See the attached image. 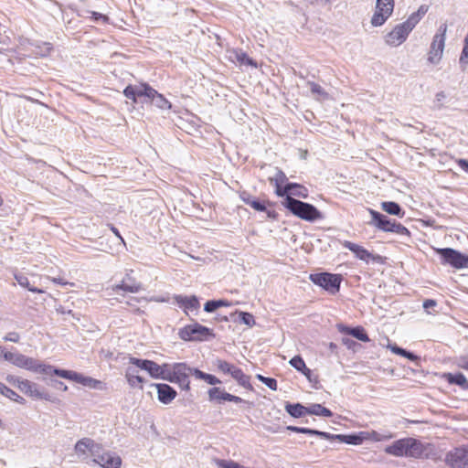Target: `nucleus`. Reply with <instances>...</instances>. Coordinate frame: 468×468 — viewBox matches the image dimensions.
Instances as JSON below:
<instances>
[{
	"label": "nucleus",
	"mask_w": 468,
	"mask_h": 468,
	"mask_svg": "<svg viewBox=\"0 0 468 468\" xmlns=\"http://www.w3.org/2000/svg\"><path fill=\"white\" fill-rule=\"evenodd\" d=\"M216 365H217V367L218 368V370H220L221 372H223L225 374H229L231 377H232V372H234V370L237 369V367H235L232 364H229V362L224 361V360H218Z\"/></svg>",
	"instance_id": "43"
},
{
	"label": "nucleus",
	"mask_w": 468,
	"mask_h": 468,
	"mask_svg": "<svg viewBox=\"0 0 468 468\" xmlns=\"http://www.w3.org/2000/svg\"><path fill=\"white\" fill-rule=\"evenodd\" d=\"M74 451L80 460L87 463L90 457L94 459L101 452V446L90 438H82L76 442Z\"/></svg>",
	"instance_id": "10"
},
{
	"label": "nucleus",
	"mask_w": 468,
	"mask_h": 468,
	"mask_svg": "<svg viewBox=\"0 0 468 468\" xmlns=\"http://www.w3.org/2000/svg\"><path fill=\"white\" fill-rule=\"evenodd\" d=\"M388 348H389L392 353L407 357L410 361H417L419 359V357L413 353L409 352L396 345L389 344L388 345Z\"/></svg>",
	"instance_id": "40"
},
{
	"label": "nucleus",
	"mask_w": 468,
	"mask_h": 468,
	"mask_svg": "<svg viewBox=\"0 0 468 468\" xmlns=\"http://www.w3.org/2000/svg\"><path fill=\"white\" fill-rule=\"evenodd\" d=\"M157 389V396L160 402L163 404L171 403L174 399L176 397V391L170 387L168 384L165 383H156L152 384Z\"/></svg>",
	"instance_id": "21"
},
{
	"label": "nucleus",
	"mask_w": 468,
	"mask_h": 468,
	"mask_svg": "<svg viewBox=\"0 0 468 468\" xmlns=\"http://www.w3.org/2000/svg\"><path fill=\"white\" fill-rule=\"evenodd\" d=\"M287 429L289 431L299 432V433H305V434H314L316 435L322 439H329L331 437V434L325 431H320L317 430L308 429V428H303V427H296V426H288Z\"/></svg>",
	"instance_id": "33"
},
{
	"label": "nucleus",
	"mask_w": 468,
	"mask_h": 468,
	"mask_svg": "<svg viewBox=\"0 0 468 468\" xmlns=\"http://www.w3.org/2000/svg\"><path fill=\"white\" fill-rule=\"evenodd\" d=\"M175 300L178 306L183 309L187 316L197 315L200 309L198 298L196 295L183 296L176 295Z\"/></svg>",
	"instance_id": "19"
},
{
	"label": "nucleus",
	"mask_w": 468,
	"mask_h": 468,
	"mask_svg": "<svg viewBox=\"0 0 468 468\" xmlns=\"http://www.w3.org/2000/svg\"><path fill=\"white\" fill-rule=\"evenodd\" d=\"M436 305H437L436 301H435V300H432V299H427V300H425V301L423 302V304H422V306H423L424 310H425L427 313H429V314H431L430 309H431V308H432V307H435Z\"/></svg>",
	"instance_id": "57"
},
{
	"label": "nucleus",
	"mask_w": 468,
	"mask_h": 468,
	"mask_svg": "<svg viewBox=\"0 0 468 468\" xmlns=\"http://www.w3.org/2000/svg\"><path fill=\"white\" fill-rule=\"evenodd\" d=\"M331 441H338L339 442H344L352 445H359L361 444V440L356 434H331V437L328 439Z\"/></svg>",
	"instance_id": "29"
},
{
	"label": "nucleus",
	"mask_w": 468,
	"mask_h": 468,
	"mask_svg": "<svg viewBox=\"0 0 468 468\" xmlns=\"http://www.w3.org/2000/svg\"><path fill=\"white\" fill-rule=\"evenodd\" d=\"M150 361L151 360L139 359V358H135V357H131L130 358V363L131 364L135 365L136 367H138L139 368L144 369V370H146Z\"/></svg>",
	"instance_id": "49"
},
{
	"label": "nucleus",
	"mask_w": 468,
	"mask_h": 468,
	"mask_svg": "<svg viewBox=\"0 0 468 468\" xmlns=\"http://www.w3.org/2000/svg\"><path fill=\"white\" fill-rule=\"evenodd\" d=\"M232 378L243 388L252 389V386L250 382V377L245 375L240 368L237 367V369L232 372Z\"/></svg>",
	"instance_id": "36"
},
{
	"label": "nucleus",
	"mask_w": 468,
	"mask_h": 468,
	"mask_svg": "<svg viewBox=\"0 0 468 468\" xmlns=\"http://www.w3.org/2000/svg\"><path fill=\"white\" fill-rule=\"evenodd\" d=\"M149 100L154 103V106L161 110H170L172 107L171 102L157 90L155 94H153L151 97H149Z\"/></svg>",
	"instance_id": "32"
},
{
	"label": "nucleus",
	"mask_w": 468,
	"mask_h": 468,
	"mask_svg": "<svg viewBox=\"0 0 468 468\" xmlns=\"http://www.w3.org/2000/svg\"><path fill=\"white\" fill-rule=\"evenodd\" d=\"M16 355H17V353L8 352V351H5L3 348L2 358H4L5 360L12 363L13 365H14V361H15V359L16 357Z\"/></svg>",
	"instance_id": "54"
},
{
	"label": "nucleus",
	"mask_w": 468,
	"mask_h": 468,
	"mask_svg": "<svg viewBox=\"0 0 468 468\" xmlns=\"http://www.w3.org/2000/svg\"><path fill=\"white\" fill-rule=\"evenodd\" d=\"M173 372L171 376L167 378V381L178 384L183 389L188 390L189 387V375L194 376V369L189 367L185 363H176L172 365Z\"/></svg>",
	"instance_id": "11"
},
{
	"label": "nucleus",
	"mask_w": 468,
	"mask_h": 468,
	"mask_svg": "<svg viewBox=\"0 0 468 468\" xmlns=\"http://www.w3.org/2000/svg\"><path fill=\"white\" fill-rule=\"evenodd\" d=\"M125 378L132 388H143L144 379L137 374L135 369L128 367L125 373Z\"/></svg>",
	"instance_id": "28"
},
{
	"label": "nucleus",
	"mask_w": 468,
	"mask_h": 468,
	"mask_svg": "<svg viewBox=\"0 0 468 468\" xmlns=\"http://www.w3.org/2000/svg\"><path fill=\"white\" fill-rule=\"evenodd\" d=\"M19 335L16 332H11L8 333L6 335L4 336L5 341H10L14 343H17L19 341Z\"/></svg>",
	"instance_id": "56"
},
{
	"label": "nucleus",
	"mask_w": 468,
	"mask_h": 468,
	"mask_svg": "<svg viewBox=\"0 0 468 468\" xmlns=\"http://www.w3.org/2000/svg\"><path fill=\"white\" fill-rule=\"evenodd\" d=\"M5 380L9 384H11V385H13V386H15V387L19 388H20V382H23L24 379H22V378H20L18 377H16L14 375H7L6 378H5Z\"/></svg>",
	"instance_id": "50"
},
{
	"label": "nucleus",
	"mask_w": 468,
	"mask_h": 468,
	"mask_svg": "<svg viewBox=\"0 0 468 468\" xmlns=\"http://www.w3.org/2000/svg\"><path fill=\"white\" fill-rule=\"evenodd\" d=\"M459 63L462 70H465L466 66L468 65V47L463 46L459 58Z\"/></svg>",
	"instance_id": "48"
},
{
	"label": "nucleus",
	"mask_w": 468,
	"mask_h": 468,
	"mask_svg": "<svg viewBox=\"0 0 468 468\" xmlns=\"http://www.w3.org/2000/svg\"><path fill=\"white\" fill-rule=\"evenodd\" d=\"M0 394H2L3 396H5L12 400L16 392L14 390H12L11 388H7L5 385H4L0 390Z\"/></svg>",
	"instance_id": "55"
},
{
	"label": "nucleus",
	"mask_w": 468,
	"mask_h": 468,
	"mask_svg": "<svg viewBox=\"0 0 468 468\" xmlns=\"http://www.w3.org/2000/svg\"><path fill=\"white\" fill-rule=\"evenodd\" d=\"M429 6L421 5L416 12H413L403 24L411 32L413 28L419 24L422 17L427 14Z\"/></svg>",
	"instance_id": "23"
},
{
	"label": "nucleus",
	"mask_w": 468,
	"mask_h": 468,
	"mask_svg": "<svg viewBox=\"0 0 468 468\" xmlns=\"http://www.w3.org/2000/svg\"><path fill=\"white\" fill-rule=\"evenodd\" d=\"M270 181L275 186V194L281 197L289 196H296L306 198L308 196L307 189L300 184L288 182V178L283 171L276 168L274 177H271Z\"/></svg>",
	"instance_id": "3"
},
{
	"label": "nucleus",
	"mask_w": 468,
	"mask_h": 468,
	"mask_svg": "<svg viewBox=\"0 0 468 468\" xmlns=\"http://www.w3.org/2000/svg\"><path fill=\"white\" fill-rule=\"evenodd\" d=\"M127 281H132V276L126 274L121 283L115 285L112 290L118 293L120 290L129 292H138L142 289V284L136 281H133V284L127 285Z\"/></svg>",
	"instance_id": "25"
},
{
	"label": "nucleus",
	"mask_w": 468,
	"mask_h": 468,
	"mask_svg": "<svg viewBox=\"0 0 468 468\" xmlns=\"http://www.w3.org/2000/svg\"><path fill=\"white\" fill-rule=\"evenodd\" d=\"M392 437H393V435L391 433L381 434L375 431H369V440L374 441H388V440L391 439Z\"/></svg>",
	"instance_id": "47"
},
{
	"label": "nucleus",
	"mask_w": 468,
	"mask_h": 468,
	"mask_svg": "<svg viewBox=\"0 0 468 468\" xmlns=\"http://www.w3.org/2000/svg\"><path fill=\"white\" fill-rule=\"evenodd\" d=\"M68 372H69V370H65V369H57V368H53V367H52L51 372H50L48 375H50V374H52V373H53V374H55V375H57V376H58V377H60V378H66V379H67V378H68Z\"/></svg>",
	"instance_id": "59"
},
{
	"label": "nucleus",
	"mask_w": 468,
	"mask_h": 468,
	"mask_svg": "<svg viewBox=\"0 0 468 468\" xmlns=\"http://www.w3.org/2000/svg\"><path fill=\"white\" fill-rule=\"evenodd\" d=\"M458 165L462 170L468 174V160L466 159H459Z\"/></svg>",
	"instance_id": "63"
},
{
	"label": "nucleus",
	"mask_w": 468,
	"mask_h": 468,
	"mask_svg": "<svg viewBox=\"0 0 468 468\" xmlns=\"http://www.w3.org/2000/svg\"><path fill=\"white\" fill-rule=\"evenodd\" d=\"M14 365L21 368L43 374H49L52 369L51 366L37 364V360L20 353H17Z\"/></svg>",
	"instance_id": "15"
},
{
	"label": "nucleus",
	"mask_w": 468,
	"mask_h": 468,
	"mask_svg": "<svg viewBox=\"0 0 468 468\" xmlns=\"http://www.w3.org/2000/svg\"><path fill=\"white\" fill-rule=\"evenodd\" d=\"M445 97H446V95H445L444 91H440L436 94V101L435 102H436V107L438 109H441V102L442 100L445 99Z\"/></svg>",
	"instance_id": "61"
},
{
	"label": "nucleus",
	"mask_w": 468,
	"mask_h": 468,
	"mask_svg": "<svg viewBox=\"0 0 468 468\" xmlns=\"http://www.w3.org/2000/svg\"><path fill=\"white\" fill-rule=\"evenodd\" d=\"M235 58L241 65L251 66L253 68L258 67L257 62L242 50L235 51Z\"/></svg>",
	"instance_id": "39"
},
{
	"label": "nucleus",
	"mask_w": 468,
	"mask_h": 468,
	"mask_svg": "<svg viewBox=\"0 0 468 468\" xmlns=\"http://www.w3.org/2000/svg\"><path fill=\"white\" fill-rule=\"evenodd\" d=\"M282 205L292 215L303 220L314 222L324 218L323 213L314 205L296 199L292 196L285 197Z\"/></svg>",
	"instance_id": "2"
},
{
	"label": "nucleus",
	"mask_w": 468,
	"mask_h": 468,
	"mask_svg": "<svg viewBox=\"0 0 468 468\" xmlns=\"http://www.w3.org/2000/svg\"><path fill=\"white\" fill-rule=\"evenodd\" d=\"M309 279L314 284L323 288L332 294H335L340 290L343 277L338 273L323 271L310 274Z\"/></svg>",
	"instance_id": "5"
},
{
	"label": "nucleus",
	"mask_w": 468,
	"mask_h": 468,
	"mask_svg": "<svg viewBox=\"0 0 468 468\" xmlns=\"http://www.w3.org/2000/svg\"><path fill=\"white\" fill-rule=\"evenodd\" d=\"M381 208L388 214L397 216L399 218H403L405 215V211L401 207V206L394 201H384L380 204Z\"/></svg>",
	"instance_id": "27"
},
{
	"label": "nucleus",
	"mask_w": 468,
	"mask_h": 468,
	"mask_svg": "<svg viewBox=\"0 0 468 468\" xmlns=\"http://www.w3.org/2000/svg\"><path fill=\"white\" fill-rule=\"evenodd\" d=\"M441 263L449 265L455 269H464L468 267V254L463 253L452 248L438 249Z\"/></svg>",
	"instance_id": "6"
},
{
	"label": "nucleus",
	"mask_w": 468,
	"mask_h": 468,
	"mask_svg": "<svg viewBox=\"0 0 468 468\" xmlns=\"http://www.w3.org/2000/svg\"><path fill=\"white\" fill-rule=\"evenodd\" d=\"M444 378L450 384L458 385L464 389L468 388V380L466 379L464 375L462 373H457V374L446 373V374H444Z\"/></svg>",
	"instance_id": "30"
},
{
	"label": "nucleus",
	"mask_w": 468,
	"mask_h": 468,
	"mask_svg": "<svg viewBox=\"0 0 468 468\" xmlns=\"http://www.w3.org/2000/svg\"><path fill=\"white\" fill-rule=\"evenodd\" d=\"M233 303L226 299H212L206 302L204 311L207 313H214L221 307L229 309L232 307Z\"/></svg>",
	"instance_id": "26"
},
{
	"label": "nucleus",
	"mask_w": 468,
	"mask_h": 468,
	"mask_svg": "<svg viewBox=\"0 0 468 468\" xmlns=\"http://www.w3.org/2000/svg\"><path fill=\"white\" fill-rule=\"evenodd\" d=\"M19 389L26 395L35 399L46 400H49L50 399V396L48 395V392H46L44 389L39 388L37 384L31 382L27 379H24L23 382H20Z\"/></svg>",
	"instance_id": "20"
},
{
	"label": "nucleus",
	"mask_w": 468,
	"mask_h": 468,
	"mask_svg": "<svg viewBox=\"0 0 468 468\" xmlns=\"http://www.w3.org/2000/svg\"><path fill=\"white\" fill-rule=\"evenodd\" d=\"M307 84L310 87V90L313 94H316L324 98H326L328 96L327 92L319 84L314 81H308Z\"/></svg>",
	"instance_id": "46"
},
{
	"label": "nucleus",
	"mask_w": 468,
	"mask_h": 468,
	"mask_svg": "<svg viewBox=\"0 0 468 468\" xmlns=\"http://www.w3.org/2000/svg\"><path fill=\"white\" fill-rule=\"evenodd\" d=\"M410 31L403 23L398 24L385 36V42L391 47H398L406 41Z\"/></svg>",
	"instance_id": "18"
},
{
	"label": "nucleus",
	"mask_w": 468,
	"mask_h": 468,
	"mask_svg": "<svg viewBox=\"0 0 468 468\" xmlns=\"http://www.w3.org/2000/svg\"><path fill=\"white\" fill-rule=\"evenodd\" d=\"M457 365L459 367L468 371V360L465 357H460L458 359Z\"/></svg>",
	"instance_id": "62"
},
{
	"label": "nucleus",
	"mask_w": 468,
	"mask_h": 468,
	"mask_svg": "<svg viewBox=\"0 0 468 468\" xmlns=\"http://www.w3.org/2000/svg\"><path fill=\"white\" fill-rule=\"evenodd\" d=\"M61 313L63 314H66L68 316H65L63 317L62 319L63 320H69L70 317L73 318V319H76V320H80V315L79 314H75L73 313L71 310H68L67 312L64 310V308H61Z\"/></svg>",
	"instance_id": "58"
},
{
	"label": "nucleus",
	"mask_w": 468,
	"mask_h": 468,
	"mask_svg": "<svg viewBox=\"0 0 468 468\" xmlns=\"http://www.w3.org/2000/svg\"><path fill=\"white\" fill-rule=\"evenodd\" d=\"M80 373L69 370L67 379H69V380H72V381L78 383V381L80 380Z\"/></svg>",
	"instance_id": "60"
},
{
	"label": "nucleus",
	"mask_w": 468,
	"mask_h": 468,
	"mask_svg": "<svg viewBox=\"0 0 468 468\" xmlns=\"http://www.w3.org/2000/svg\"><path fill=\"white\" fill-rule=\"evenodd\" d=\"M194 377L197 379H202L209 385L220 384L221 381L213 375L205 373L197 368L194 369Z\"/></svg>",
	"instance_id": "37"
},
{
	"label": "nucleus",
	"mask_w": 468,
	"mask_h": 468,
	"mask_svg": "<svg viewBox=\"0 0 468 468\" xmlns=\"http://www.w3.org/2000/svg\"><path fill=\"white\" fill-rule=\"evenodd\" d=\"M445 463L452 468H468V448H455L449 452Z\"/></svg>",
	"instance_id": "16"
},
{
	"label": "nucleus",
	"mask_w": 468,
	"mask_h": 468,
	"mask_svg": "<svg viewBox=\"0 0 468 468\" xmlns=\"http://www.w3.org/2000/svg\"><path fill=\"white\" fill-rule=\"evenodd\" d=\"M264 212H266L267 217L269 218L277 219V218H278V213L275 210H273V209H268L266 207V210Z\"/></svg>",
	"instance_id": "64"
},
{
	"label": "nucleus",
	"mask_w": 468,
	"mask_h": 468,
	"mask_svg": "<svg viewBox=\"0 0 468 468\" xmlns=\"http://www.w3.org/2000/svg\"><path fill=\"white\" fill-rule=\"evenodd\" d=\"M342 245L344 248H346V249L349 250L351 252H353L355 254L356 258H357L358 260L363 261L367 263H368L369 261H372L374 263H378V264L385 263V260H386L385 257H383L379 254H373L359 244L351 242L349 240H344L342 242Z\"/></svg>",
	"instance_id": "12"
},
{
	"label": "nucleus",
	"mask_w": 468,
	"mask_h": 468,
	"mask_svg": "<svg viewBox=\"0 0 468 468\" xmlns=\"http://www.w3.org/2000/svg\"><path fill=\"white\" fill-rule=\"evenodd\" d=\"M286 411L294 418H300L307 414V407L300 403L287 404L285 406Z\"/></svg>",
	"instance_id": "34"
},
{
	"label": "nucleus",
	"mask_w": 468,
	"mask_h": 468,
	"mask_svg": "<svg viewBox=\"0 0 468 468\" xmlns=\"http://www.w3.org/2000/svg\"><path fill=\"white\" fill-rule=\"evenodd\" d=\"M395 6L394 0H376L375 12L371 17L373 27H380L391 16Z\"/></svg>",
	"instance_id": "9"
},
{
	"label": "nucleus",
	"mask_w": 468,
	"mask_h": 468,
	"mask_svg": "<svg viewBox=\"0 0 468 468\" xmlns=\"http://www.w3.org/2000/svg\"><path fill=\"white\" fill-rule=\"evenodd\" d=\"M79 384H81L84 387H88L90 388H101V382L90 377L84 376L80 374Z\"/></svg>",
	"instance_id": "41"
},
{
	"label": "nucleus",
	"mask_w": 468,
	"mask_h": 468,
	"mask_svg": "<svg viewBox=\"0 0 468 468\" xmlns=\"http://www.w3.org/2000/svg\"><path fill=\"white\" fill-rule=\"evenodd\" d=\"M257 379H259L261 382L265 384L271 390H277V381L275 378H267L261 374H258L256 376Z\"/></svg>",
	"instance_id": "45"
},
{
	"label": "nucleus",
	"mask_w": 468,
	"mask_h": 468,
	"mask_svg": "<svg viewBox=\"0 0 468 468\" xmlns=\"http://www.w3.org/2000/svg\"><path fill=\"white\" fill-rule=\"evenodd\" d=\"M307 414L324 417H331L333 415L330 410L322 406L321 404H312L311 406L307 407Z\"/></svg>",
	"instance_id": "35"
},
{
	"label": "nucleus",
	"mask_w": 468,
	"mask_h": 468,
	"mask_svg": "<svg viewBox=\"0 0 468 468\" xmlns=\"http://www.w3.org/2000/svg\"><path fill=\"white\" fill-rule=\"evenodd\" d=\"M207 393L209 400H217L218 402H221L222 400H224L222 399V394L226 393V391L220 389L219 388H212L208 390Z\"/></svg>",
	"instance_id": "44"
},
{
	"label": "nucleus",
	"mask_w": 468,
	"mask_h": 468,
	"mask_svg": "<svg viewBox=\"0 0 468 468\" xmlns=\"http://www.w3.org/2000/svg\"><path fill=\"white\" fill-rule=\"evenodd\" d=\"M90 14H91V18L96 22L101 20L102 22L106 23L109 20V17L106 15H103L101 13H99L96 11H91Z\"/></svg>",
	"instance_id": "52"
},
{
	"label": "nucleus",
	"mask_w": 468,
	"mask_h": 468,
	"mask_svg": "<svg viewBox=\"0 0 468 468\" xmlns=\"http://www.w3.org/2000/svg\"><path fill=\"white\" fill-rule=\"evenodd\" d=\"M15 279L21 287L27 289L29 292L37 293L44 292V290L31 285L29 279L23 273L15 274Z\"/></svg>",
	"instance_id": "31"
},
{
	"label": "nucleus",
	"mask_w": 468,
	"mask_h": 468,
	"mask_svg": "<svg viewBox=\"0 0 468 468\" xmlns=\"http://www.w3.org/2000/svg\"><path fill=\"white\" fill-rule=\"evenodd\" d=\"M222 399L224 400H227V401H231V402H235V403H240L243 401V399L238 396H234L232 394H229L228 392L222 394Z\"/></svg>",
	"instance_id": "53"
},
{
	"label": "nucleus",
	"mask_w": 468,
	"mask_h": 468,
	"mask_svg": "<svg viewBox=\"0 0 468 468\" xmlns=\"http://www.w3.org/2000/svg\"><path fill=\"white\" fill-rule=\"evenodd\" d=\"M160 367L164 373V378H162V379L167 380V378H169L171 376V372H173L172 366L169 364H163V365H160Z\"/></svg>",
	"instance_id": "51"
},
{
	"label": "nucleus",
	"mask_w": 468,
	"mask_h": 468,
	"mask_svg": "<svg viewBox=\"0 0 468 468\" xmlns=\"http://www.w3.org/2000/svg\"><path fill=\"white\" fill-rule=\"evenodd\" d=\"M290 365L293 367L297 371L302 372L305 376L311 373V370L306 367L303 359L300 356H295L290 360Z\"/></svg>",
	"instance_id": "38"
},
{
	"label": "nucleus",
	"mask_w": 468,
	"mask_h": 468,
	"mask_svg": "<svg viewBox=\"0 0 468 468\" xmlns=\"http://www.w3.org/2000/svg\"><path fill=\"white\" fill-rule=\"evenodd\" d=\"M338 330L342 333H346L347 335H352L353 337L363 341L368 342L369 338L362 326L350 327L344 324H337Z\"/></svg>",
	"instance_id": "22"
},
{
	"label": "nucleus",
	"mask_w": 468,
	"mask_h": 468,
	"mask_svg": "<svg viewBox=\"0 0 468 468\" xmlns=\"http://www.w3.org/2000/svg\"><path fill=\"white\" fill-rule=\"evenodd\" d=\"M446 33L447 25L444 23L439 27L432 38L428 58V60L432 64L438 63L441 58L445 47Z\"/></svg>",
	"instance_id": "8"
},
{
	"label": "nucleus",
	"mask_w": 468,
	"mask_h": 468,
	"mask_svg": "<svg viewBox=\"0 0 468 468\" xmlns=\"http://www.w3.org/2000/svg\"><path fill=\"white\" fill-rule=\"evenodd\" d=\"M385 452L396 457L437 460L439 452L432 443L423 442L412 437L395 441L385 448Z\"/></svg>",
	"instance_id": "1"
},
{
	"label": "nucleus",
	"mask_w": 468,
	"mask_h": 468,
	"mask_svg": "<svg viewBox=\"0 0 468 468\" xmlns=\"http://www.w3.org/2000/svg\"><path fill=\"white\" fill-rule=\"evenodd\" d=\"M148 372V374L154 378H164V373L163 371L161 370V367H160V365H158L157 363L154 362V361H150L146 370Z\"/></svg>",
	"instance_id": "42"
},
{
	"label": "nucleus",
	"mask_w": 468,
	"mask_h": 468,
	"mask_svg": "<svg viewBox=\"0 0 468 468\" xmlns=\"http://www.w3.org/2000/svg\"><path fill=\"white\" fill-rule=\"evenodd\" d=\"M218 316V322H255L252 314L239 311L234 303L232 307L220 311Z\"/></svg>",
	"instance_id": "13"
},
{
	"label": "nucleus",
	"mask_w": 468,
	"mask_h": 468,
	"mask_svg": "<svg viewBox=\"0 0 468 468\" xmlns=\"http://www.w3.org/2000/svg\"><path fill=\"white\" fill-rule=\"evenodd\" d=\"M92 461L102 468H120L122 465V459L117 453L104 451L102 448Z\"/></svg>",
	"instance_id": "17"
},
{
	"label": "nucleus",
	"mask_w": 468,
	"mask_h": 468,
	"mask_svg": "<svg viewBox=\"0 0 468 468\" xmlns=\"http://www.w3.org/2000/svg\"><path fill=\"white\" fill-rule=\"evenodd\" d=\"M156 90L151 87L148 83L144 82L138 85H128L123 90V95L133 101V103H137V99L144 97L149 99L151 95L155 94Z\"/></svg>",
	"instance_id": "14"
},
{
	"label": "nucleus",
	"mask_w": 468,
	"mask_h": 468,
	"mask_svg": "<svg viewBox=\"0 0 468 468\" xmlns=\"http://www.w3.org/2000/svg\"><path fill=\"white\" fill-rule=\"evenodd\" d=\"M368 212L371 216V220L368 222L370 226H373L384 232L395 233L407 237L410 236V230L401 223L397 222V220L390 219L388 216L373 208H368Z\"/></svg>",
	"instance_id": "4"
},
{
	"label": "nucleus",
	"mask_w": 468,
	"mask_h": 468,
	"mask_svg": "<svg viewBox=\"0 0 468 468\" xmlns=\"http://www.w3.org/2000/svg\"><path fill=\"white\" fill-rule=\"evenodd\" d=\"M179 336L185 341H207L214 335L212 331L200 324H188L179 331Z\"/></svg>",
	"instance_id": "7"
},
{
	"label": "nucleus",
	"mask_w": 468,
	"mask_h": 468,
	"mask_svg": "<svg viewBox=\"0 0 468 468\" xmlns=\"http://www.w3.org/2000/svg\"><path fill=\"white\" fill-rule=\"evenodd\" d=\"M239 197L246 205L250 206L256 211L263 212L266 210V204L264 201L256 198L246 191L241 192L239 194Z\"/></svg>",
	"instance_id": "24"
}]
</instances>
